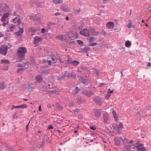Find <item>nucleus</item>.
<instances>
[{"label":"nucleus","mask_w":151,"mask_h":151,"mask_svg":"<svg viewBox=\"0 0 151 151\" xmlns=\"http://www.w3.org/2000/svg\"><path fill=\"white\" fill-rule=\"evenodd\" d=\"M63 77H64L63 76H62L61 77H58V80H61L62 79H63Z\"/></svg>","instance_id":"nucleus-53"},{"label":"nucleus","mask_w":151,"mask_h":151,"mask_svg":"<svg viewBox=\"0 0 151 151\" xmlns=\"http://www.w3.org/2000/svg\"><path fill=\"white\" fill-rule=\"evenodd\" d=\"M18 67H21L22 66V65H21V64H20V63H18V65H17V66Z\"/></svg>","instance_id":"nucleus-61"},{"label":"nucleus","mask_w":151,"mask_h":151,"mask_svg":"<svg viewBox=\"0 0 151 151\" xmlns=\"http://www.w3.org/2000/svg\"><path fill=\"white\" fill-rule=\"evenodd\" d=\"M55 37L56 38H59L61 40H62L63 39V37L62 35H59L58 36H56Z\"/></svg>","instance_id":"nucleus-31"},{"label":"nucleus","mask_w":151,"mask_h":151,"mask_svg":"<svg viewBox=\"0 0 151 151\" xmlns=\"http://www.w3.org/2000/svg\"><path fill=\"white\" fill-rule=\"evenodd\" d=\"M137 114L139 115L140 116V113L139 111H137Z\"/></svg>","instance_id":"nucleus-64"},{"label":"nucleus","mask_w":151,"mask_h":151,"mask_svg":"<svg viewBox=\"0 0 151 151\" xmlns=\"http://www.w3.org/2000/svg\"><path fill=\"white\" fill-rule=\"evenodd\" d=\"M94 37H90L89 39V42H91L94 39Z\"/></svg>","instance_id":"nucleus-36"},{"label":"nucleus","mask_w":151,"mask_h":151,"mask_svg":"<svg viewBox=\"0 0 151 151\" xmlns=\"http://www.w3.org/2000/svg\"><path fill=\"white\" fill-rule=\"evenodd\" d=\"M114 141L116 145H119L120 144V141L117 139H115Z\"/></svg>","instance_id":"nucleus-28"},{"label":"nucleus","mask_w":151,"mask_h":151,"mask_svg":"<svg viewBox=\"0 0 151 151\" xmlns=\"http://www.w3.org/2000/svg\"><path fill=\"white\" fill-rule=\"evenodd\" d=\"M90 49V48L88 47H86L84 48H81V50L82 51L86 52H88V51Z\"/></svg>","instance_id":"nucleus-22"},{"label":"nucleus","mask_w":151,"mask_h":151,"mask_svg":"<svg viewBox=\"0 0 151 151\" xmlns=\"http://www.w3.org/2000/svg\"><path fill=\"white\" fill-rule=\"evenodd\" d=\"M69 77H72V78H75L76 77V75H75L74 74H71Z\"/></svg>","instance_id":"nucleus-49"},{"label":"nucleus","mask_w":151,"mask_h":151,"mask_svg":"<svg viewBox=\"0 0 151 151\" xmlns=\"http://www.w3.org/2000/svg\"><path fill=\"white\" fill-rule=\"evenodd\" d=\"M2 7L3 10L5 11L8 10L9 9V6L8 4H4Z\"/></svg>","instance_id":"nucleus-12"},{"label":"nucleus","mask_w":151,"mask_h":151,"mask_svg":"<svg viewBox=\"0 0 151 151\" xmlns=\"http://www.w3.org/2000/svg\"><path fill=\"white\" fill-rule=\"evenodd\" d=\"M133 142H134V141L132 140H131L129 141V143H130V144L133 143Z\"/></svg>","instance_id":"nucleus-60"},{"label":"nucleus","mask_w":151,"mask_h":151,"mask_svg":"<svg viewBox=\"0 0 151 151\" xmlns=\"http://www.w3.org/2000/svg\"><path fill=\"white\" fill-rule=\"evenodd\" d=\"M122 141L124 142V143L125 144H126V143L127 142L128 140L127 139L124 138V139H122Z\"/></svg>","instance_id":"nucleus-39"},{"label":"nucleus","mask_w":151,"mask_h":151,"mask_svg":"<svg viewBox=\"0 0 151 151\" xmlns=\"http://www.w3.org/2000/svg\"><path fill=\"white\" fill-rule=\"evenodd\" d=\"M105 84V83H101L99 85V87H101L102 86H103V85H104Z\"/></svg>","instance_id":"nucleus-50"},{"label":"nucleus","mask_w":151,"mask_h":151,"mask_svg":"<svg viewBox=\"0 0 151 151\" xmlns=\"http://www.w3.org/2000/svg\"><path fill=\"white\" fill-rule=\"evenodd\" d=\"M8 24V22H4L3 24V25L4 26H6V25Z\"/></svg>","instance_id":"nucleus-48"},{"label":"nucleus","mask_w":151,"mask_h":151,"mask_svg":"<svg viewBox=\"0 0 151 151\" xmlns=\"http://www.w3.org/2000/svg\"><path fill=\"white\" fill-rule=\"evenodd\" d=\"M22 68H19L18 69V70H17V72L18 73H19V72L22 70Z\"/></svg>","instance_id":"nucleus-52"},{"label":"nucleus","mask_w":151,"mask_h":151,"mask_svg":"<svg viewBox=\"0 0 151 151\" xmlns=\"http://www.w3.org/2000/svg\"><path fill=\"white\" fill-rule=\"evenodd\" d=\"M94 115L97 117H100L101 115V110L100 109H96L94 111Z\"/></svg>","instance_id":"nucleus-7"},{"label":"nucleus","mask_w":151,"mask_h":151,"mask_svg":"<svg viewBox=\"0 0 151 151\" xmlns=\"http://www.w3.org/2000/svg\"><path fill=\"white\" fill-rule=\"evenodd\" d=\"M147 65L149 67H150L151 66V63L150 62H148L147 64Z\"/></svg>","instance_id":"nucleus-57"},{"label":"nucleus","mask_w":151,"mask_h":151,"mask_svg":"<svg viewBox=\"0 0 151 151\" xmlns=\"http://www.w3.org/2000/svg\"><path fill=\"white\" fill-rule=\"evenodd\" d=\"M16 11H15L14 12V16H17L16 17H18V16L16 14Z\"/></svg>","instance_id":"nucleus-54"},{"label":"nucleus","mask_w":151,"mask_h":151,"mask_svg":"<svg viewBox=\"0 0 151 151\" xmlns=\"http://www.w3.org/2000/svg\"><path fill=\"white\" fill-rule=\"evenodd\" d=\"M68 61V62L70 63L76 65H78L79 63L78 61L76 60H74L71 62L69 61V60Z\"/></svg>","instance_id":"nucleus-21"},{"label":"nucleus","mask_w":151,"mask_h":151,"mask_svg":"<svg viewBox=\"0 0 151 151\" xmlns=\"http://www.w3.org/2000/svg\"><path fill=\"white\" fill-rule=\"evenodd\" d=\"M8 47L6 46H3L0 48V54L2 55H5L7 53Z\"/></svg>","instance_id":"nucleus-2"},{"label":"nucleus","mask_w":151,"mask_h":151,"mask_svg":"<svg viewBox=\"0 0 151 151\" xmlns=\"http://www.w3.org/2000/svg\"><path fill=\"white\" fill-rule=\"evenodd\" d=\"M4 34H2L1 32H0V37H1L3 36Z\"/></svg>","instance_id":"nucleus-58"},{"label":"nucleus","mask_w":151,"mask_h":151,"mask_svg":"<svg viewBox=\"0 0 151 151\" xmlns=\"http://www.w3.org/2000/svg\"><path fill=\"white\" fill-rule=\"evenodd\" d=\"M111 96V94L109 93H107V94L106 96H105V99H109Z\"/></svg>","instance_id":"nucleus-30"},{"label":"nucleus","mask_w":151,"mask_h":151,"mask_svg":"<svg viewBox=\"0 0 151 151\" xmlns=\"http://www.w3.org/2000/svg\"><path fill=\"white\" fill-rule=\"evenodd\" d=\"M12 21L13 22H15L14 23H15L16 21H17V22L19 24H20L21 23L19 17H15L12 20Z\"/></svg>","instance_id":"nucleus-16"},{"label":"nucleus","mask_w":151,"mask_h":151,"mask_svg":"<svg viewBox=\"0 0 151 151\" xmlns=\"http://www.w3.org/2000/svg\"><path fill=\"white\" fill-rule=\"evenodd\" d=\"M27 105L25 104H24L20 105L15 106H13L12 109L14 108H27Z\"/></svg>","instance_id":"nucleus-6"},{"label":"nucleus","mask_w":151,"mask_h":151,"mask_svg":"<svg viewBox=\"0 0 151 151\" xmlns=\"http://www.w3.org/2000/svg\"><path fill=\"white\" fill-rule=\"evenodd\" d=\"M77 42L80 45H83V42L82 41H81L80 40H77Z\"/></svg>","instance_id":"nucleus-32"},{"label":"nucleus","mask_w":151,"mask_h":151,"mask_svg":"<svg viewBox=\"0 0 151 151\" xmlns=\"http://www.w3.org/2000/svg\"><path fill=\"white\" fill-rule=\"evenodd\" d=\"M15 27V25L11 24L9 25L7 28V31L10 32L13 30Z\"/></svg>","instance_id":"nucleus-9"},{"label":"nucleus","mask_w":151,"mask_h":151,"mask_svg":"<svg viewBox=\"0 0 151 151\" xmlns=\"http://www.w3.org/2000/svg\"><path fill=\"white\" fill-rule=\"evenodd\" d=\"M10 63L9 61L7 59H3L1 61V64H8L9 63Z\"/></svg>","instance_id":"nucleus-20"},{"label":"nucleus","mask_w":151,"mask_h":151,"mask_svg":"<svg viewBox=\"0 0 151 151\" xmlns=\"http://www.w3.org/2000/svg\"><path fill=\"white\" fill-rule=\"evenodd\" d=\"M131 43L130 41L128 40L126 42L125 46L126 47H129L131 45Z\"/></svg>","instance_id":"nucleus-23"},{"label":"nucleus","mask_w":151,"mask_h":151,"mask_svg":"<svg viewBox=\"0 0 151 151\" xmlns=\"http://www.w3.org/2000/svg\"><path fill=\"white\" fill-rule=\"evenodd\" d=\"M132 25L131 22L127 24V27L129 28L132 27Z\"/></svg>","instance_id":"nucleus-35"},{"label":"nucleus","mask_w":151,"mask_h":151,"mask_svg":"<svg viewBox=\"0 0 151 151\" xmlns=\"http://www.w3.org/2000/svg\"><path fill=\"white\" fill-rule=\"evenodd\" d=\"M45 31V29L44 28H43L42 29V33H44Z\"/></svg>","instance_id":"nucleus-51"},{"label":"nucleus","mask_w":151,"mask_h":151,"mask_svg":"<svg viewBox=\"0 0 151 151\" xmlns=\"http://www.w3.org/2000/svg\"><path fill=\"white\" fill-rule=\"evenodd\" d=\"M28 89L29 91H32V89H33V87L31 85L29 84L28 86Z\"/></svg>","instance_id":"nucleus-34"},{"label":"nucleus","mask_w":151,"mask_h":151,"mask_svg":"<svg viewBox=\"0 0 151 151\" xmlns=\"http://www.w3.org/2000/svg\"><path fill=\"white\" fill-rule=\"evenodd\" d=\"M54 14L55 16H58V15H60L61 14V13L60 12H58L55 13Z\"/></svg>","instance_id":"nucleus-46"},{"label":"nucleus","mask_w":151,"mask_h":151,"mask_svg":"<svg viewBox=\"0 0 151 151\" xmlns=\"http://www.w3.org/2000/svg\"><path fill=\"white\" fill-rule=\"evenodd\" d=\"M27 52V50L24 47L19 48L17 51V55L19 58V61H21L24 57V55Z\"/></svg>","instance_id":"nucleus-1"},{"label":"nucleus","mask_w":151,"mask_h":151,"mask_svg":"<svg viewBox=\"0 0 151 151\" xmlns=\"http://www.w3.org/2000/svg\"><path fill=\"white\" fill-rule=\"evenodd\" d=\"M6 87V86L4 83H0V89H3Z\"/></svg>","instance_id":"nucleus-27"},{"label":"nucleus","mask_w":151,"mask_h":151,"mask_svg":"<svg viewBox=\"0 0 151 151\" xmlns=\"http://www.w3.org/2000/svg\"><path fill=\"white\" fill-rule=\"evenodd\" d=\"M47 62L48 64L50 65H51V61L50 60H47Z\"/></svg>","instance_id":"nucleus-55"},{"label":"nucleus","mask_w":151,"mask_h":151,"mask_svg":"<svg viewBox=\"0 0 151 151\" xmlns=\"http://www.w3.org/2000/svg\"><path fill=\"white\" fill-rule=\"evenodd\" d=\"M95 101L99 105H101V104L102 102L101 98H100L99 97H98L95 99Z\"/></svg>","instance_id":"nucleus-13"},{"label":"nucleus","mask_w":151,"mask_h":151,"mask_svg":"<svg viewBox=\"0 0 151 151\" xmlns=\"http://www.w3.org/2000/svg\"><path fill=\"white\" fill-rule=\"evenodd\" d=\"M99 72L98 71H97L96 72V74L97 76H99Z\"/></svg>","instance_id":"nucleus-63"},{"label":"nucleus","mask_w":151,"mask_h":151,"mask_svg":"<svg viewBox=\"0 0 151 151\" xmlns=\"http://www.w3.org/2000/svg\"><path fill=\"white\" fill-rule=\"evenodd\" d=\"M77 101L78 103L80 104L82 103V101L81 99H78L77 100Z\"/></svg>","instance_id":"nucleus-43"},{"label":"nucleus","mask_w":151,"mask_h":151,"mask_svg":"<svg viewBox=\"0 0 151 151\" xmlns=\"http://www.w3.org/2000/svg\"><path fill=\"white\" fill-rule=\"evenodd\" d=\"M114 26V24L113 22H109L106 24V28L108 29H112Z\"/></svg>","instance_id":"nucleus-5"},{"label":"nucleus","mask_w":151,"mask_h":151,"mask_svg":"<svg viewBox=\"0 0 151 151\" xmlns=\"http://www.w3.org/2000/svg\"><path fill=\"white\" fill-rule=\"evenodd\" d=\"M91 32L93 35H97L99 34V32L96 31L94 28H92L91 29Z\"/></svg>","instance_id":"nucleus-15"},{"label":"nucleus","mask_w":151,"mask_h":151,"mask_svg":"<svg viewBox=\"0 0 151 151\" xmlns=\"http://www.w3.org/2000/svg\"><path fill=\"white\" fill-rule=\"evenodd\" d=\"M24 32L23 28H20L18 32H16L15 34L16 35L18 36L21 35Z\"/></svg>","instance_id":"nucleus-11"},{"label":"nucleus","mask_w":151,"mask_h":151,"mask_svg":"<svg viewBox=\"0 0 151 151\" xmlns=\"http://www.w3.org/2000/svg\"><path fill=\"white\" fill-rule=\"evenodd\" d=\"M10 14H11L10 12H7L5 13L3 15V18L5 17L7 19L9 15Z\"/></svg>","instance_id":"nucleus-26"},{"label":"nucleus","mask_w":151,"mask_h":151,"mask_svg":"<svg viewBox=\"0 0 151 151\" xmlns=\"http://www.w3.org/2000/svg\"><path fill=\"white\" fill-rule=\"evenodd\" d=\"M51 93L52 94L55 93L57 94L58 93V91L56 90H53L51 91Z\"/></svg>","instance_id":"nucleus-33"},{"label":"nucleus","mask_w":151,"mask_h":151,"mask_svg":"<svg viewBox=\"0 0 151 151\" xmlns=\"http://www.w3.org/2000/svg\"><path fill=\"white\" fill-rule=\"evenodd\" d=\"M101 33L105 35L106 34V32L104 30H103L101 31Z\"/></svg>","instance_id":"nucleus-45"},{"label":"nucleus","mask_w":151,"mask_h":151,"mask_svg":"<svg viewBox=\"0 0 151 151\" xmlns=\"http://www.w3.org/2000/svg\"><path fill=\"white\" fill-rule=\"evenodd\" d=\"M81 35L86 36H89L90 35L89 30L87 29H84L80 32Z\"/></svg>","instance_id":"nucleus-3"},{"label":"nucleus","mask_w":151,"mask_h":151,"mask_svg":"<svg viewBox=\"0 0 151 151\" xmlns=\"http://www.w3.org/2000/svg\"><path fill=\"white\" fill-rule=\"evenodd\" d=\"M112 114L115 121H118V117L117 116L116 111L114 109L113 110Z\"/></svg>","instance_id":"nucleus-17"},{"label":"nucleus","mask_w":151,"mask_h":151,"mask_svg":"<svg viewBox=\"0 0 151 151\" xmlns=\"http://www.w3.org/2000/svg\"><path fill=\"white\" fill-rule=\"evenodd\" d=\"M42 38L40 37H39L38 36H36L34 38V43L35 45H36L37 46L38 43L42 41Z\"/></svg>","instance_id":"nucleus-4"},{"label":"nucleus","mask_w":151,"mask_h":151,"mask_svg":"<svg viewBox=\"0 0 151 151\" xmlns=\"http://www.w3.org/2000/svg\"><path fill=\"white\" fill-rule=\"evenodd\" d=\"M52 60L54 62V63H56L58 60L57 58H56L55 57H52Z\"/></svg>","instance_id":"nucleus-29"},{"label":"nucleus","mask_w":151,"mask_h":151,"mask_svg":"<svg viewBox=\"0 0 151 151\" xmlns=\"http://www.w3.org/2000/svg\"><path fill=\"white\" fill-rule=\"evenodd\" d=\"M29 30L30 32H35L38 30V29L34 27H32L29 28Z\"/></svg>","instance_id":"nucleus-25"},{"label":"nucleus","mask_w":151,"mask_h":151,"mask_svg":"<svg viewBox=\"0 0 151 151\" xmlns=\"http://www.w3.org/2000/svg\"><path fill=\"white\" fill-rule=\"evenodd\" d=\"M86 96H89L90 97L91 96L93 95V94L92 93V92L89 91H87L85 92V93H84Z\"/></svg>","instance_id":"nucleus-19"},{"label":"nucleus","mask_w":151,"mask_h":151,"mask_svg":"<svg viewBox=\"0 0 151 151\" xmlns=\"http://www.w3.org/2000/svg\"><path fill=\"white\" fill-rule=\"evenodd\" d=\"M55 4H58L63 3V0H52Z\"/></svg>","instance_id":"nucleus-24"},{"label":"nucleus","mask_w":151,"mask_h":151,"mask_svg":"<svg viewBox=\"0 0 151 151\" xmlns=\"http://www.w3.org/2000/svg\"><path fill=\"white\" fill-rule=\"evenodd\" d=\"M104 121L105 122H107L108 119L109 117V115L106 113H105L104 114Z\"/></svg>","instance_id":"nucleus-18"},{"label":"nucleus","mask_w":151,"mask_h":151,"mask_svg":"<svg viewBox=\"0 0 151 151\" xmlns=\"http://www.w3.org/2000/svg\"><path fill=\"white\" fill-rule=\"evenodd\" d=\"M114 127L116 130L117 131H119L120 129H122L123 128V125L121 122H120L118 127H117L115 126H114Z\"/></svg>","instance_id":"nucleus-10"},{"label":"nucleus","mask_w":151,"mask_h":151,"mask_svg":"<svg viewBox=\"0 0 151 151\" xmlns=\"http://www.w3.org/2000/svg\"><path fill=\"white\" fill-rule=\"evenodd\" d=\"M90 128L93 130H95L96 129V128L94 126L90 127Z\"/></svg>","instance_id":"nucleus-42"},{"label":"nucleus","mask_w":151,"mask_h":151,"mask_svg":"<svg viewBox=\"0 0 151 151\" xmlns=\"http://www.w3.org/2000/svg\"><path fill=\"white\" fill-rule=\"evenodd\" d=\"M7 19H6V18H5V17H3V16L2 17H1V20L2 22H4L5 21H6V20Z\"/></svg>","instance_id":"nucleus-37"},{"label":"nucleus","mask_w":151,"mask_h":151,"mask_svg":"<svg viewBox=\"0 0 151 151\" xmlns=\"http://www.w3.org/2000/svg\"><path fill=\"white\" fill-rule=\"evenodd\" d=\"M47 107L49 108H51L52 107L51 105L50 104H48L47 106Z\"/></svg>","instance_id":"nucleus-59"},{"label":"nucleus","mask_w":151,"mask_h":151,"mask_svg":"<svg viewBox=\"0 0 151 151\" xmlns=\"http://www.w3.org/2000/svg\"><path fill=\"white\" fill-rule=\"evenodd\" d=\"M97 44V43L93 42V43H91L89 45L90 46H93L96 45Z\"/></svg>","instance_id":"nucleus-38"},{"label":"nucleus","mask_w":151,"mask_h":151,"mask_svg":"<svg viewBox=\"0 0 151 151\" xmlns=\"http://www.w3.org/2000/svg\"><path fill=\"white\" fill-rule=\"evenodd\" d=\"M79 88H78V87H76L75 91H76V93H77L79 91Z\"/></svg>","instance_id":"nucleus-41"},{"label":"nucleus","mask_w":151,"mask_h":151,"mask_svg":"<svg viewBox=\"0 0 151 151\" xmlns=\"http://www.w3.org/2000/svg\"><path fill=\"white\" fill-rule=\"evenodd\" d=\"M74 104L73 102H70V104H69V105L71 106H73V105H74Z\"/></svg>","instance_id":"nucleus-56"},{"label":"nucleus","mask_w":151,"mask_h":151,"mask_svg":"<svg viewBox=\"0 0 151 151\" xmlns=\"http://www.w3.org/2000/svg\"><path fill=\"white\" fill-rule=\"evenodd\" d=\"M65 19L66 20H68L69 19V18L68 17H66L65 18Z\"/></svg>","instance_id":"nucleus-62"},{"label":"nucleus","mask_w":151,"mask_h":151,"mask_svg":"<svg viewBox=\"0 0 151 151\" xmlns=\"http://www.w3.org/2000/svg\"><path fill=\"white\" fill-rule=\"evenodd\" d=\"M35 78L37 82L39 83L41 82L43 79L42 77L40 75L37 76Z\"/></svg>","instance_id":"nucleus-14"},{"label":"nucleus","mask_w":151,"mask_h":151,"mask_svg":"<svg viewBox=\"0 0 151 151\" xmlns=\"http://www.w3.org/2000/svg\"><path fill=\"white\" fill-rule=\"evenodd\" d=\"M53 128V127L51 125H50L48 127V129H52Z\"/></svg>","instance_id":"nucleus-44"},{"label":"nucleus","mask_w":151,"mask_h":151,"mask_svg":"<svg viewBox=\"0 0 151 151\" xmlns=\"http://www.w3.org/2000/svg\"><path fill=\"white\" fill-rule=\"evenodd\" d=\"M39 111H42V109L41 108V105H40L39 107Z\"/></svg>","instance_id":"nucleus-47"},{"label":"nucleus","mask_w":151,"mask_h":151,"mask_svg":"<svg viewBox=\"0 0 151 151\" xmlns=\"http://www.w3.org/2000/svg\"><path fill=\"white\" fill-rule=\"evenodd\" d=\"M137 151H147L145 148L142 145H139L137 147Z\"/></svg>","instance_id":"nucleus-8"},{"label":"nucleus","mask_w":151,"mask_h":151,"mask_svg":"<svg viewBox=\"0 0 151 151\" xmlns=\"http://www.w3.org/2000/svg\"><path fill=\"white\" fill-rule=\"evenodd\" d=\"M114 91V90H111V89L110 88H109L108 89V93H109L110 94V93H112L113 92V91Z\"/></svg>","instance_id":"nucleus-40"}]
</instances>
